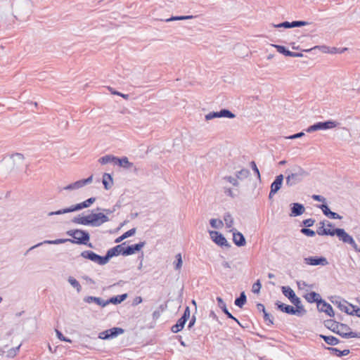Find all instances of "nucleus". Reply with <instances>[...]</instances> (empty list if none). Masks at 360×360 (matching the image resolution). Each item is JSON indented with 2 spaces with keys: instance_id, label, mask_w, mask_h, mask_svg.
<instances>
[{
  "instance_id": "obj_1",
  "label": "nucleus",
  "mask_w": 360,
  "mask_h": 360,
  "mask_svg": "<svg viewBox=\"0 0 360 360\" xmlns=\"http://www.w3.org/2000/svg\"><path fill=\"white\" fill-rule=\"evenodd\" d=\"M67 235L72 237V239L70 238H59L53 240H46L43 242L39 243L37 245H34L30 248V249L27 251L25 255L30 250H34L36 248H38L43 244H51V245H59L62 243H65L66 242H70L71 243H77V244H82L86 245L88 241L90 239L89 233L82 229H74L70 230L67 231Z\"/></svg>"
},
{
  "instance_id": "obj_2",
  "label": "nucleus",
  "mask_w": 360,
  "mask_h": 360,
  "mask_svg": "<svg viewBox=\"0 0 360 360\" xmlns=\"http://www.w3.org/2000/svg\"><path fill=\"white\" fill-rule=\"evenodd\" d=\"M117 207V205H115L112 209H103V211L106 214L103 212H92L91 214L86 216L75 217L72 219V221L76 224L98 227L109 221V218L107 214H110L115 212Z\"/></svg>"
},
{
  "instance_id": "obj_3",
  "label": "nucleus",
  "mask_w": 360,
  "mask_h": 360,
  "mask_svg": "<svg viewBox=\"0 0 360 360\" xmlns=\"http://www.w3.org/2000/svg\"><path fill=\"white\" fill-rule=\"evenodd\" d=\"M326 328L331 330L333 332L338 333L344 338H360V333H356L352 331L347 332L350 330V328L344 323H339L333 320H326L324 322Z\"/></svg>"
},
{
  "instance_id": "obj_4",
  "label": "nucleus",
  "mask_w": 360,
  "mask_h": 360,
  "mask_svg": "<svg viewBox=\"0 0 360 360\" xmlns=\"http://www.w3.org/2000/svg\"><path fill=\"white\" fill-rule=\"evenodd\" d=\"M285 174V184L288 186H293L300 183L304 177L308 176V172L298 165H295L292 169H287Z\"/></svg>"
},
{
  "instance_id": "obj_5",
  "label": "nucleus",
  "mask_w": 360,
  "mask_h": 360,
  "mask_svg": "<svg viewBox=\"0 0 360 360\" xmlns=\"http://www.w3.org/2000/svg\"><path fill=\"white\" fill-rule=\"evenodd\" d=\"M96 198L94 197L89 198L87 200H86L80 203H77L76 205H72L70 207L64 208V209L59 210L55 211V212H50L48 213V216L59 215V214H66V213H69V212L79 211V210H81L84 208H88L94 202H96Z\"/></svg>"
},
{
  "instance_id": "obj_6",
  "label": "nucleus",
  "mask_w": 360,
  "mask_h": 360,
  "mask_svg": "<svg viewBox=\"0 0 360 360\" xmlns=\"http://www.w3.org/2000/svg\"><path fill=\"white\" fill-rule=\"evenodd\" d=\"M124 330L122 328L113 327L106 330L102 331L98 334V338L102 340L112 339L124 333Z\"/></svg>"
},
{
  "instance_id": "obj_7",
  "label": "nucleus",
  "mask_w": 360,
  "mask_h": 360,
  "mask_svg": "<svg viewBox=\"0 0 360 360\" xmlns=\"http://www.w3.org/2000/svg\"><path fill=\"white\" fill-rule=\"evenodd\" d=\"M336 235L340 240H342L345 243H348L352 245V247H354L355 241L353 238L349 235L343 229H334V236Z\"/></svg>"
},
{
  "instance_id": "obj_8",
  "label": "nucleus",
  "mask_w": 360,
  "mask_h": 360,
  "mask_svg": "<svg viewBox=\"0 0 360 360\" xmlns=\"http://www.w3.org/2000/svg\"><path fill=\"white\" fill-rule=\"evenodd\" d=\"M209 233L212 240L218 245L226 248L231 247V245L221 233L216 231H210Z\"/></svg>"
},
{
  "instance_id": "obj_9",
  "label": "nucleus",
  "mask_w": 360,
  "mask_h": 360,
  "mask_svg": "<svg viewBox=\"0 0 360 360\" xmlns=\"http://www.w3.org/2000/svg\"><path fill=\"white\" fill-rule=\"evenodd\" d=\"M236 115L227 109H222L219 112H211L205 115L206 120L218 117L234 118Z\"/></svg>"
},
{
  "instance_id": "obj_10",
  "label": "nucleus",
  "mask_w": 360,
  "mask_h": 360,
  "mask_svg": "<svg viewBox=\"0 0 360 360\" xmlns=\"http://www.w3.org/2000/svg\"><path fill=\"white\" fill-rule=\"evenodd\" d=\"M304 263L311 266H326L328 264L327 259L324 257H309L304 259Z\"/></svg>"
},
{
  "instance_id": "obj_11",
  "label": "nucleus",
  "mask_w": 360,
  "mask_h": 360,
  "mask_svg": "<svg viewBox=\"0 0 360 360\" xmlns=\"http://www.w3.org/2000/svg\"><path fill=\"white\" fill-rule=\"evenodd\" d=\"M290 302L295 306L294 311L297 316H302L307 314V310L302 304L301 300L297 295L290 300Z\"/></svg>"
},
{
  "instance_id": "obj_12",
  "label": "nucleus",
  "mask_w": 360,
  "mask_h": 360,
  "mask_svg": "<svg viewBox=\"0 0 360 360\" xmlns=\"http://www.w3.org/2000/svg\"><path fill=\"white\" fill-rule=\"evenodd\" d=\"M125 245V243H124L121 245H117L115 247L109 249L106 253V255L108 257V259L110 260V259L112 258V257L117 256L119 255H124V250L125 248L123 247V245Z\"/></svg>"
},
{
  "instance_id": "obj_13",
  "label": "nucleus",
  "mask_w": 360,
  "mask_h": 360,
  "mask_svg": "<svg viewBox=\"0 0 360 360\" xmlns=\"http://www.w3.org/2000/svg\"><path fill=\"white\" fill-rule=\"evenodd\" d=\"M290 210L291 213L290 215L291 217H297L302 215L304 212L305 208L302 204L293 202L290 204Z\"/></svg>"
},
{
  "instance_id": "obj_14",
  "label": "nucleus",
  "mask_w": 360,
  "mask_h": 360,
  "mask_svg": "<svg viewBox=\"0 0 360 360\" xmlns=\"http://www.w3.org/2000/svg\"><path fill=\"white\" fill-rule=\"evenodd\" d=\"M145 245H146V242L143 241V242H140L137 244L127 246V248H125V249L124 250V255L127 256V255H131L134 254L136 252L141 250V248H143Z\"/></svg>"
},
{
  "instance_id": "obj_15",
  "label": "nucleus",
  "mask_w": 360,
  "mask_h": 360,
  "mask_svg": "<svg viewBox=\"0 0 360 360\" xmlns=\"http://www.w3.org/2000/svg\"><path fill=\"white\" fill-rule=\"evenodd\" d=\"M277 309L282 312H284L288 314L296 315L294 311V307L282 303L280 301H276L275 303Z\"/></svg>"
},
{
  "instance_id": "obj_16",
  "label": "nucleus",
  "mask_w": 360,
  "mask_h": 360,
  "mask_svg": "<svg viewBox=\"0 0 360 360\" xmlns=\"http://www.w3.org/2000/svg\"><path fill=\"white\" fill-rule=\"evenodd\" d=\"M317 207L322 210L323 213L326 216L328 217L330 219H340L342 218V217L340 216L338 213L330 211V210L329 209L328 206L326 204L319 205H317Z\"/></svg>"
},
{
  "instance_id": "obj_17",
  "label": "nucleus",
  "mask_w": 360,
  "mask_h": 360,
  "mask_svg": "<svg viewBox=\"0 0 360 360\" xmlns=\"http://www.w3.org/2000/svg\"><path fill=\"white\" fill-rule=\"evenodd\" d=\"M233 231V241L238 247L244 246L246 243L244 236L236 230Z\"/></svg>"
},
{
  "instance_id": "obj_18",
  "label": "nucleus",
  "mask_w": 360,
  "mask_h": 360,
  "mask_svg": "<svg viewBox=\"0 0 360 360\" xmlns=\"http://www.w3.org/2000/svg\"><path fill=\"white\" fill-rule=\"evenodd\" d=\"M115 165H117L120 167H122L124 169H134V170H136V167L134 165V164L132 162H130L129 161V159L127 157H123L122 158H117Z\"/></svg>"
},
{
  "instance_id": "obj_19",
  "label": "nucleus",
  "mask_w": 360,
  "mask_h": 360,
  "mask_svg": "<svg viewBox=\"0 0 360 360\" xmlns=\"http://www.w3.org/2000/svg\"><path fill=\"white\" fill-rule=\"evenodd\" d=\"M304 298L308 302L312 303L316 302L317 304V307L321 306L322 302V299L320 296V295L315 292H311L308 294H307L304 296Z\"/></svg>"
},
{
  "instance_id": "obj_20",
  "label": "nucleus",
  "mask_w": 360,
  "mask_h": 360,
  "mask_svg": "<svg viewBox=\"0 0 360 360\" xmlns=\"http://www.w3.org/2000/svg\"><path fill=\"white\" fill-rule=\"evenodd\" d=\"M283 175L279 174L276 176L275 180L271 185V189L272 193H276L281 188L283 181Z\"/></svg>"
},
{
  "instance_id": "obj_21",
  "label": "nucleus",
  "mask_w": 360,
  "mask_h": 360,
  "mask_svg": "<svg viewBox=\"0 0 360 360\" xmlns=\"http://www.w3.org/2000/svg\"><path fill=\"white\" fill-rule=\"evenodd\" d=\"M319 226L316 229V233L319 236H334V229L330 230L325 228V221H321L319 223Z\"/></svg>"
},
{
  "instance_id": "obj_22",
  "label": "nucleus",
  "mask_w": 360,
  "mask_h": 360,
  "mask_svg": "<svg viewBox=\"0 0 360 360\" xmlns=\"http://www.w3.org/2000/svg\"><path fill=\"white\" fill-rule=\"evenodd\" d=\"M317 308H318L319 311L325 312L326 314H328L330 317H333L335 315L331 305L330 304L327 303L323 300H322L321 306L318 307Z\"/></svg>"
},
{
  "instance_id": "obj_23",
  "label": "nucleus",
  "mask_w": 360,
  "mask_h": 360,
  "mask_svg": "<svg viewBox=\"0 0 360 360\" xmlns=\"http://www.w3.org/2000/svg\"><path fill=\"white\" fill-rule=\"evenodd\" d=\"M339 124L338 122L333 120H328L326 122H319V130H326L329 129H333L336 127Z\"/></svg>"
},
{
  "instance_id": "obj_24",
  "label": "nucleus",
  "mask_w": 360,
  "mask_h": 360,
  "mask_svg": "<svg viewBox=\"0 0 360 360\" xmlns=\"http://www.w3.org/2000/svg\"><path fill=\"white\" fill-rule=\"evenodd\" d=\"M84 301L86 303L95 302L96 304H98L102 307H104L106 306V301H105L102 298L98 297L87 296V297H84Z\"/></svg>"
},
{
  "instance_id": "obj_25",
  "label": "nucleus",
  "mask_w": 360,
  "mask_h": 360,
  "mask_svg": "<svg viewBox=\"0 0 360 360\" xmlns=\"http://www.w3.org/2000/svg\"><path fill=\"white\" fill-rule=\"evenodd\" d=\"M30 6V2L28 0L22 1L16 8V12L18 14H28L29 11L27 8H28Z\"/></svg>"
},
{
  "instance_id": "obj_26",
  "label": "nucleus",
  "mask_w": 360,
  "mask_h": 360,
  "mask_svg": "<svg viewBox=\"0 0 360 360\" xmlns=\"http://www.w3.org/2000/svg\"><path fill=\"white\" fill-rule=\"evenodd\" d=\"M338 308L345 313H347L349 315L352 314L353 312H352V309H354V305L349 304L346 301L339 302L338 304Z\"/></svg>"
},
{
  "instance_id": "obj_27",
  "label": "nucleus",
  "mask_w": 360,
  "mask_h": 360,
  "mask_svg": "<svg viewBox=\"0 0 360 360\" xmlns=\"http://www.w3.org/2000/svg\"><path fill=\"white\" fill-rule=\"evenodd\" d=\"M127 293H124L122 295H117L115 297H112L109 300H106V306L110 303L114 304H120V303L122 302L123 301H124L127 299Z\"/></svg>"
},
{
  "instance_id": "obj_28",
  "label": "nucleus",
  "mask_w": 360,
  "mask_h": 360,
  "mask_svg": "<svg viewBox=\"0 0 360 360\" xmlns=\"http://www.w3.org/2000/svg\"><path fill=\"white\" fill-rule=\"evenodd\" d=\"M102 182L105 190L110 189L113 184L112 176L108 173H104Z\"/></svg>"
},
{
  "instance_id": "obj_29",
  "label": "nucleus",
  "mask_w": 360,
  "mask_h": 360,
  "mask_svg": "<svg viewBox=\"0 0 360 360\" xmlns=\"http://www.w3.org/2000/svg\"><path fill=\"white\" fill-rule=\"evenodd\" d=\"M92 181H93V175H91L87 179H81V180L74 182L75 190L84 187V186L91 184L92 182Z\"/></svg>"
},
{
  "instance_id": "obj_30",
  "label": "nucleus",
  "mask_w": 360,
  "mask_h": 360,
  "mask_svg": "<svg viewBox=\"0 0 360 360\" xmlns=\"http://www.w3.org/2000/svg\"><path fill=\"white\" fill-rule=\"evenodd\" d=\"M314 49H319V51H322L323 53H335L336 52V48H333L332 50H330V48L327 46L323 45V46H315L314 47L304 50V51L309 52L311 50Z\"/></svg>"
},
{
  "instance_id": "obj_31",
  "label": "nucleus",
  "mask_w": 360,
  "mask_h": 360,
  "mask_svg": "<svg viewBox=\"0 0 360 360\" xmlns=\"http://www.w3.org/2000/svg\"><path fill=\"white\" fill-rule=\"evenodd\" d=\"M91 262H94L99 265H105L109 262V259L107 255L103 257L95 253Z\"/></svg>"
},
{
  "instance_id": "obj_32",
  "label": "nucleus",
  "mask_w": 360,
  "mask_h": 360,
  "mask_svg": "<svg viewBox=\"0 0 360 360\" xmlns=\"http://www.w3.org/2000/svg\"><path fill=\"white\" fill-rule=\"evenodd\" d=\"M281 290L283 294L288 297L290 301L296 296L294 290L289 286H283Z\"/></svg>"
},
{
  "instance_id": "obj_33",
  "label": "nucleus",
  "mask_w": 360,
  "mask_h": 360,
  "mask_svg": "<svg viewBox=\"0 0 360 360\" xmlns=\"http://www.w3.org/2000/svg\"><path fill=\"white\" fill-rule=\"evenodd\" d=\"M320 338H322L329 345H336L340 342L339 340L334 336L320 335Z\"/></svg>"
},
{
  "instance_id": "obj_34",
  "label": "nucleus",
  "mask_w": 360,
  "mask_h": 360,
  "mask_svg": "<svg viewBox=\"0 0 360 360\" xmlns=\"http://www.w3.org/2000/svg\"><path fill=\"white\" fill-rule=\"evenodd\" d=\"M117 157L107 155L99 158L98 162L102 165H106L109 162H113L115 165L116 163Z\"/></svg>"
},
{
  "instance_id": "obj_35",
  "label": "nucleus",
  "mask_w": 360,
  "mask_h": 360,
  "mask_svg": "<svg viewBox=\"0 0 360 360\" xmlns=\"http://www.w3.org/2000/svg\"><path fill=\"white\" fill-rule=\"evenodd\" d=\"M328 349L332 354H335L337 356L341 357L342 356H346L349 354V349H344L342 351L335 348V347H328Z\"/></svg>"
},
{
  "instance_id": "obj_36",
  "label": "nucleus",
  "mask_w": 360,
  "mask_h": 360,
  "mask_svg": "<svg viewBox=\"0 0 360 360\" xmlns=\"http://www.w3.org/2000/svg\"><path fill=\"white\" fill-rule=\"evenodd\" d=\"M186 322V321H184V319L180 318L177 321L175 325L172 326V329H171L172 331L174 333H176L181 331L184 328Z\"/></svg>"
},
{
  "instance_id": "obj_37",
  "label": "nucleus",
  "mask_w": 360,
  "mask_h": 360,
  "mask_svg": "<svg viewBox=\"0 0 360 360\" xmlns=\"http://www.w3.org/2000/svg\"><path fill=\"white\" fill-rule=\"evenodd\" d=\"M135 233H136V229L135 228L131 229L129 231L124 233L121 236L116 238L115 243H120L125 238L134 236L135 234Z\"/></svg>"
},
{
  "instance_id": "obj_38",
  "label": "nucleus",
  "mask_w": 360,
  "mask_h": 360,
  "mask_svg": "<svg viewBox=\"0 0 360 360\" xmlns=\"http://www.w3.org/2000/svg\"><path fill=\"white\" fill-rule=\"evenodd\" d=\"M246 301H247V297H246L245 293V292H242L240 294V296L235 300L234 303L236 306L241 308L245 304Z\"/></svg>"
},
{
  "instance_id": "obj_39",
  "label": "nucleus",
  "mask_w": 360,
  "mask_h": 360,
  "mask_svg": "<svg viewBox=\"0 0 360 360\" xmlns=\"http://www.w3.org/2000/svg\"><path fill=\"white\" fill-rule=\"evenodd\" d=\"M68 283L76 289L77 292H79L82 290V286L79 281L72 276H69L68 279Z\"/></svg>"
},
{
  "instance_id": "obj_40",
  "label": "nucleus",
  "mask_w": 360,
  "mask_h": 360,
  "mask_svg": "<svg viewBox=\"0 0 360 360\" xmlns=\"http://www.w3.org/2000/svg\"><path fill=\"white\" fill-rule=\"evenodd\" d=\"M224 220L225 221L227 228H231L233 225V219L231 214L229 212L225 213L224 216Z\"/></svg>"
},
{
  "instance_id": "obj_41",
  "label": "nucleus",
  "mask_w": 360,
  "mask_h": 360,
  "mask_svg": "<svg viewBox=\"0 0 360 360\" xmlns=\"http://www.w3.org/2000/svg\"><path fill=\"white\" fill-rule=\"evenodd\" d=\"M250 175V171L247 169H242L241 170L236 172V179H246Z\"/></svg>"
},
{
  "instance_id": "obj_42",
  "label": "nucleus",
  "mask_w": 360,
  "mask_h": 360,
  "mask_svg": "<svg viewBox=\"0 0 360 360\" xmlns=\"http://www.w3.org/2000/svg\"><path fill=\"white\" fill-rule=\"evenodd\" d=\"M14 164L20 165L23 162L24 155L21 153H15L11 156Z\"/></svg>"
},
{
  "instance_id": "obj_43",
  "label": "nucleus",
  "mask_w": 360,
  "mask_h": 360,
  "mask_svg": "<svg viewBox=\"0 0 360 360\" xmlns=\"http://www.w3.org/2000/svg\"><path fill=\"white\" fill-rule=\"evenodd\" d=\"M271 46L276 48L280 53H282L286 56H289L290 51L287 50L285 46L276 44H271Z\"/></svg>"
},
{
  "instance_id": "obj_44",
  "label": "nucleus",
  "mask_w": 360,
  "mask_h": 360,
  "mask_svg": "<svg viewBox=\"0 0 360 360\" xmlns=\"http://www.w3.org/2000/svg\"><path fill=\"white\" fill-rule=\"evenodd\" d=\"M95 255V252L91 250H84L81 252V257H82L84 259H89L92 261L94 256Z\"/></svg>"
},
{
  "instance_id": "obj_45",
  "label": "nucleus",
  "mask_w": 360,
  "mask_h": 360,
  "mask_svg": "<svg viewBox=\"0 0 360 360\" xmlns=\"http://www.w3.org/2000/svg\"><path fill=\"white\" fill-rule=\"evenodd\" d=\"M309 24V22H308L307 21H302V20L292 21V22H290V28L302 27V26L307 25Z\"/></svg>"
},
{
  "instance_id": "obj_46",
  "label": "nucleus",
  "mask_w": 360,
  "mask_h": 360,
  "mask_svg": "<svg viewBox=\"0 0 360 360\" xmlns=\"http://www.w3.org/2000/svg\"><path fill=\"white\" fill-rule=\"evenodd\" d=\"M175 257H176V261L174 262V265H175L174 269L176 270H179L181 268L182 263H183L181 255L180 253H179L176 255Z\"/></svg>"
},
{
  "instance_id": "obj_47",
  "label": "nucleus",
  "mask_w": 360,
  "mask_h": 360,
  "mask_svg": "<svg viewBox=\"0 0 360 360\" xmlns=\"http://www.w3.org/2000/svg\"><path fill=\"white\" fill-rule=\"evenodd\" d=\"M210 224L211 226L214 229H219V228L222 227V226H223L222 221L218 220L216 219H210Z\"/></svg>"
},
{
  "instance_id": "obj_48",
  "label": "nucleus",
  "mask_w": 360,
  "mask_h": 360,
  "mask_svg": "<svg viewBox=\"0 0 360 360\" xmlns=\"http://www.w3.org/2000/svg\"><path fill=\"white\" fill-rule=\"evenodd\" d=\"M217 301L218 302L219 307L221 309V310L223 311V312L224 314L226 313L229 310H228L226 305L225 302H224L223 299L221 297H217Z\"/></svg>"
},
{
  "instance_id": "obj_49",
  "label": "nucleus",
  "mask_w": 360,
  "mask_h": 360,
  "mask_svg": "<svg viewBox=\"0 0 360 360\" xmlns=\"http://www.w3.org/2000/svg\"><path fill=\"white\" fill-rule=\"evenodd\" d=\"M224 179L231 184L235 186H238L239 185L238 181L236 178L233 177L231 176H226L224 177Z\"/></svg>"
},
{
  "instance_id": "obj_50",
  "label": "nucleus",
  "mask_w": 360,
  "mask_h": 360,
  "mask_svg": "<svg viewBox=\"0 0 360 360\" xmlns=\"http://www.w3.org/2000/svg\"><path fill=\"white\" fill-rule=\"evenodd\" d=\"M262 288V285H261V283L259 281V280H257L253 285H252V291L254 292V293H256V294H259V292H260V289Z\"/></svg>"
},
{
  "instance_id": "obj_51",
  "label": "nucleus",
  "mask_w": 360,
  "mask_h": 360,
  "mask_svg": "<svg viewBox=\"0 0 360 360\" xmlns=\"http://www.w3.org/2000/svg\"><path fill=\"white\" fill-rule=\"evenodd\" d=\"M20 347V345H18V347L10 349L8 351L7 356L14 357L17 354L18 352L19 351Z\"/></svg>"
},
{
  "instance_id": "obj_52",
  "label": "nucleus",
  "mask_w": 360,
  "mask_h": 360,
  "mask_svg": "<svg viewBox=\"0 0 360 360\" xmlns=\"http://www.w3.org/2000/svg\"><path fill=\"white\" fill-rule=\"evenodd\" d=\"M264 320L266 322H269L267 323L268 325L274 324V318H273V316L271 314H269V313H267L266 311H264Z\"/></svg>"
},
{
  "instance_id": "obj_53",
  "label": "nucleus",
  "mask_w": 360,
  "mask_h": 360,
  "mask_svg": "<svg viewBox=\"0 0 360 360\" xmlns=\"http://www.w3.org/2000/svg\"><path fill=\"white\" fill-rule=\"evenodd\" d=\"M301 232L307 236H310V237H313L315 236L316 234V232L314 231L313 230L310 229H307V228H303L301 229Z\"/></svg>"
},
{
  "instance_id": "obj_54",
  "label": "nucleus",
  "mask_w": 360,
  "mask_h": 360,
  "mask_svg": "<svg viewBox=\"0 0 360 360\" xmlns=\"http://www.w3.org/2000/svg\"><path fill=\"white\" fill-rule=\"evenodd\" d=\"M272 26L276 28H290V22L285 21L279 24H272Z\"/></svg>"
},
{
  "instance_id": "obj_55",
  "label": "nucleus",
  "mask_w": 360,
  "mask_h": 360,
  "mask_svg": "<svg viewBox=\"0 0 360 360\" xmlns=\"http://www.w3.org/2000/svg\"><path fill=\"white\" fill-rule=\"evenodd\" d=\"M250 166H251L252 170L254 171V172L256 174L257 178L259 179H260V177H261L260 173H259V171L256 165V163L254 161H252L250 162Z\"/></svg>"
},
{
  "instance_id": "obj_56",
  "label": "nucleus",
  "mask_w": 360,
  "mask_h": 360,
  "mask_svg": "<svg viewBox=\"0 0 360 360\" xmlns=\"http://www.w3.org/2000/svg\"><path fill=\"white\" fill-rule=\"evenodd\" d=\"M224 192L226 195H227L233 198H235L236 196H237V194L234 193L233 191H232V189L230 188L224 187Z\"/></svg>"
},
{
  "instance_id": "obj_57",
  "label": "nucleus",
  "mask_w": 360,
  "mask_h": 360,
  "mask_svg": "<svg viewBox=\"0 0 360 360\" xmlns=\"http://www.w3.org/2000/svg\"><path fill=\"white\" fill-rule=\"evenodd\" d=\"M190 315H191L190 308H189V307H186L184 310V314L182 315V316L181 318L182 319H184V321H187V320L190 317Z\"/></svg>"
},
{
  "instance_id": "obj_58",
  "label": "nucleus",
  "mask_w": 360,
  "mask_h": 360,
  "mask_svg": "<svg viewBox=\"0 0 360 360\" xmlns=\"http://www.w3.org/2000/svg\"><path fill=\"white\" fill-rule=\"evenodd\" d=\"M318 130H319V125H318V122H316L314 124L309 126L306 129V131L308 132V133H311V132H314V131H318Z\"/></svg>"
},
{
  "instance_id": "obj_59",
  "label": "nucleus",
  "mask_w": 360,
  "mask_h": 360,
  "mask_svg": "<svg viewBox=\"0 0 360 360\" xmlns=\"http://www.w3.org/2000/svg\"><path fill=\"white\" fill-rule=\"evenodd\" d=\"M56 335H57V337L58 338V339H60V340L62 341H65V342H71V340L67 338H65L60 331L58 330H56Z\"/></svg>"
},
{
  "instance_id": "obj_60",
  "label": "nucleus",
  "mask_w": 360,
  "mask_h": 360,
  "mask_svg": "<svg viewBox=\"0 0 360 360\" xmlns=\"http://www.w3.org/2000/svg\"><path fill=\"white\" fill-rule=\"evenodd\" d=\"M315 222V220L313 219H307L302 221V224L306 227H310L313 226L314 223Z\"/></svg>"
},
{
  "instance_id": "obj_61",
  "label": "nucleus",
  "mask_w": 360,
  "mask_h": 360,
  "mask_svg": "<svg viewBox=\"0 0 360 360\" xmlns=\"http://www.w3.org/2000/svg\"><path fill=\"white\" fill-rule=\"evenodd\" d=\"M303 136H304V133L301 131V132L295 134L293 135L287 136L286 139H295L301 138Z\"/></svg>"
},
{
  "instance_id": "obj_62",
  "label": "nucleus",
  "mask_w": 360,
  "mask_h": 360,
  "mask_svg": "<svg viewBox=\"0 0 360 360\" xmlns=\"http://www.w3.org/2000/svg\"><path fill=\"white\" fill-rule=\"evenodd\" d=\"M58 189H59V191H62L63 190L72 191V190H75V188L74 183H72L63 188H59Z\"/></svg>"
},
{
  "instance_id": "obj_63",
  "label": "nucleus",
  "mask_w": 360,
  "mask_h": 360,
  "mask_svg": "<svg viewBox=\"0 0 360 360\" xmlns=\"http://www.w3.org/2000/svg\"><path fill=\"white\" fill-rule=\"evenodd\" d=\"M174 20H184V16L183 15L172 16L170 18L165 20L166 22H171V21H174Z\"/></svg>"
},
{
  "instance_id": "obj_64",
  "label": "nucleus",
  "mask_w": 360,
  "mask_h": 360,
  "mask_svg": "<svg viewBox=\"0 0 360 360\" xmlns=\"http://www.w3.org/2000/svg\"><path fill=\"white\" fill-rule=\"evenodd\" d=\"M352 316L355 315L357 317H360V308H356L355 306L354 307V309H352Z\"/></svg>"
}]
</instances>
